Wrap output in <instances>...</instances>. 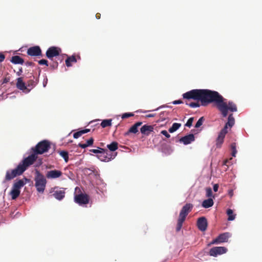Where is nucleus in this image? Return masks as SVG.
<instances>
[{
  "instance_id": "37998d69",
  "label": "nucleus",
  "mask_w": 262,
  "mask_h": 262,
  "mask_svg": "<svg viewBox=\"0 0 262 262\" xmlns=\"http://www.w3.org/2000/svg\"><path fill=\"white\" fill-rule=\"evenodd\" d=\"M5 58V56L3 53H0V62H3Z\"/></svg>"
},
{
  "instance_id": "4be33fe9",
  "label": "nucleus",
  "mask_w": 262,
  "mask_h": 262,
  "mask_svg": "<svg viewBox=\"0 0 262 262\" xmlns=\"http://www.w3.org/2000/svg\"><path fill=\"white\" fill-rule=\"evenodd\" d=\"M153 127L151 125H144L140 129L141 133L142 134L148 135L150 132L153 131Z\"/></svg>"
},
{
  "instance_id": "1a4fd4ad",
  "label": "nucleus",
  "mask_w": 262,
  "mask_h": 262,
  "mask_svg": "<svg viewBox=\"0 0 262 262\" xmlns=\"http://www.w3.org/2000/svg\"><path fill=\"white\" fill-rule=\"evenodd\" d=\"M227 249L224 247H214L210 249L209 255L210 256L216 257L218 255H221L226 253Z\"/></svg>"
},
{
  "instance_id": "2eb2a0df",
  "label": "nucleus",
  "mask_w": 262,
  "mask_h": 262,
  "mask_svg": "<svg viewBox=\"0 0 262 262\" xmlns=\"http://www.w3.org/2000/svg\"><path fill=\"white\" fill-rule=\"evenodd\" d=\"M62 173L60 170H53L48 171L46 177L48 179H56L60 177Z\"/></svg>"
},
{
  "instance_id": "5701e85b",
  "label": "nucleus",
  "mask_w": 262,
  "mask_h": 262,
  "mask_svg": "<svg viewBox=\"0 0 262 262\" xmlns=\"http://www.w3.org/2000/svg\"><path fill=\"white\" fill-rule=\"evenodd\" d=\"M10 61L14 64H23L24 62V59L17 55L12 56Z\"/></svg>"
},
{
  "instance_id": "3c124183",
  "label": "nucleus",
  "mask_w": 262,
  "mask_h": 262,
  "mask_svg": "<svg viewBox=\"0 0 262 262\" xmlns=\"http://www.w3.org/2000/svg\"><path fill=\"white\" fill-rule=\"evenodd\" d=\"M57 66H58V63L56 62H55V63H54L53 64V66H51V67L53 68V69H56L57 68Z\"/></svg>"
},
{
  "instance_id": "c03bdc74",
  "label": "nucleus",
  "mask_w": 262,
  "mask_h": 262,
  "mask_svg": "<svg viewBox=\"0 0 262 262\" xmlns=\"http://www.w3.org/2000/svg\"><path fill=\"white\" fill-rule=\"evenodd\" d=\"M228 162H229V160H228V159L225 160L223 161V166H226L227 167V168H226V170L228 168V165H227V163H228Z\"/></svg>"
},
{
  "instance_id": "f257e3e1",
  "label": "nucleus",
  "mask_w": 262,
  "mask_h": 262,
  "mask_svg": "<svg viewBox=\"0 0 262 262\" xmlns=\"http://www.w3.org/2000/svg\"><path fill=\"white\" fill-rule=\"evenodd\" d=\"M184 99L200 101L201 105L206 106L214 103L223 117L228 115V111L232 112L237 110L236 105L232 101L228 103L219 92L208 89H194L183 94Z\"/></svg>"
},
{
  "instance_id": "6e6d98bb",
  "label": "nucleus",
  "mask_w": 262,
  "mask_h": 262,
  "mask_svg": "<svg viewBox=\"0 0 262 262\" xmlns=\"http://www.w3.org/2000/svg\"><path fill=\"white\" fill-rule=\"evenodd\" d=\"M8 81H9L8 79H7V78H5L4 79L3 83H7V82H8Z\"/></svg>"
},
{
  "instance_id": "412c9836",
  "label": "nucleus",
  "mask_w": 262,
  "mask_h": 262,
  "mask_svg": "<svg viewBox=\"0 0 262 262\" xmlns=\"http://www.w3.org/2000/svg\"><path fill=\"white\" fill-rule=\"evenodd\" d=\"M34 78H35L33 76V79L29 80L26 83V86L27 88V91H26V92L28 93H29L38 83V80L36 79V80H34Z\"/></svg>"
},
{
  "instance_id": "a19ab883",
  "label": "nucleus",
  "mask_w": 262,
  "mask_h": 262,
  "mask_svg": "<svg viewBox=\"0 0 262 262\" xmlns=\"http://www.w3.org/2000/svg\"><path fill=\"white\" fill-rule=\"evenodd\" d=\"M38 63L40 65H46V66H48V61L46 59H41L38 61Z\"/></svg>"
},
{
  "instance_id": "58836bf2",
  "label": "nucleus",
  "mask_w": 262,
  "mask_h": 262,
  "mask_svg": "<svg viewBox=\"0 0 262 262\" xmlns=\"http://www.w3.org/2000/svg\"><path fill=\"white\" fill-rule=\"evenodd\" d=\"M193 121V117H191L188 120H187V122H186L185 125L187 127H190L191 125H192V122Z\"/></svg>"
},
{
  "instance_id": "72a5a7b5",
  "label": "nucleus",
  "mask_w": 262,
  "mask_h": 262,
  "mask_svg": "<svg viewBox=\"0 0 262 262\" xmlns=\"http://www.w3.org/2000/svg\"><path fill=\"white\" fill-rule=\"evenodd\" d=\"M187 105L189 106L191 108L199 107L200 106V104L199 102H191L190 103H186Z\"/></svg>"
},
{
  "instance_id": "0eeeda50",
  "label": "nucleus",
  "mask_w": 262,
  "mask_h": 262,
  "mask_svg": "<svg viewBox=\"0 0 262 262\" xmlns=\"http://www.w3.org/2000/svg\"><path fill=\"white\" fill-rule=\"evenodd\" d=\"M24 172V169H23L18 165L14 169L7 170L6 173L5 181H10L16 176L21 175Z\"/></svg>"
},
{
  "instance_id": "473e14b6",
  "label": "nucleus",
  "mask_w": 262,
  "mask_h": 262,
  "mask_svg": "<svg viewBox=\"0 0 262 262\" xmlns=\"http://www.w3.org/2000/svg\"><path fill=\"white\" fill-rule=\"evenodd\" d=\"M112 125V119L103 120L101 123V126L103 128H105Z\"/></svg>"
},
{
  "instance_id": "09e8293b",
  "label": "nucleus",
  "mask_w": 262,
  "mask_h": 262,
  "mask_svg": "<svg viewBox=\"0 0 262 262\" xmlns=\"http://www.w3.org/2000/svg\"><path fill=\"white\" fill-rule=\"evenodd\" d=\"M233 150L232 151V157H235L236 154L237 153V151L236 150V148H232Z\"/></svg>"
},
{
  "instance_id": "ddd939ff",
  "label": "nucleus",
  "mask_w": 262,
  "mask_h": 262,
  "mask_svg": "<svg viewBox=\"0 0 262 262\" xmlns=\"http://www.w3.org/2000/svg\"><path fill=\"white\" fill-rule=\"evenodd\" d=\"M27 54L31 56H39L41 55V50L39 46H34L28 49Z\"/></svg>"
},
{
  "instance_id": "5fc2aeb1",
  "label": "nucleus",
  "mask_w": 262,
  "mask_h": 262,
  "mask_svg": "<svg viewBox=\"0 0 262 262\" xmlns=\"http://www.w3.org/2000/svg\"><path fill=\"white\" fill-rule=\"evenodd\" d=\"M236 144L235 143H233L231 144L230 147H236Z\"/></svg>"
},
{
  "instance_id": "f704fd0d",
  "label": "nucleus",
  "mask_w": 262,
  "mask_h": 262,
  "mask_svg": "<svg viewBox=\"0 0 262 262\" xmlns=\"http://www.w3.org/2000/svg\"><path fill=\"white\" fill-rule=\"evenodd\" d=\"M168 115V113L166 111L160 113V117L162 119V120H166V118L167 117Z\"/></svg>"
},
{
  "instance_id": "9b49d317",
  "label": "nucleus",
  "mask_w": 262,
  "mask_h": 262,
  "mask_svg": "<svg viewBox=\"0 0 262 262\" xmlns=\"http://www.w3.org/2000/svg\"><path fill=\"white\" fill-rule=\"evenodd\" d=\"M198 229L201 231H205L208 227V222L206 218L204 216L199 217L196 223Z\"/></svg>"
},
{
  "instance_id": "4d7b16f0",
  "label": "nucleus",
  "mask_w": 262,
  "mask_h": 262,
  "mask_svg": "<svg viewBox=\"0 0 262 262\" xmlns=\"http://www.w3.org/2000/svg\"><path fill=\"white\" fill-rule=\"evenodd\" d=\"M154 116V114H149V115H147V117H152Z\"/></svg>"
},
{
  "instance_id": "20e7f679",
  "label": "nucleus",
  "mask_w": 262,
  "mask_h": 262,
  "mask_svg": "<svg viewBox=\"0 0 262 262\" xmlns=\"http://www.w3.org/2000/svg\"><path fill=\"white\" fill-rule=\"evenodd\" d=\"M193 207V205L190 203H187L182 207L180 212L179 219L177 222L176 227L177 232H178L181 230L183 223L185 221L186 216L188 213L191 211Z\"/></svg>"
},
{
  "instance_id": "de8ad7c7",
  "label": "nucleus",
  "mask_w": 262,
  "mask_h": 262,
  "mask_svg": "<svg viewBox=\"0 0 262 262\" xmlns=\"http://www.w3.org/2000/svg\"><path fill=\"white\" fill-rule=\"evenodd\" d=\"M213 190L215 191V192H216L217 190H218V188H219V185L217 184H214L213 185Z\"/></svg>"
},
{
  "instance_id": "a878e982",
  "label": "nucleus",
  "mask_w": 262,
  "mask_h": 262,
  "mask_svg": "<svg viewBox=\"0 0 262 262\" xmlns=\"http://www.w3.org/2000/svg\"><path fill=\"white\" fill-rule=\"evenodd\" d=\"M20 193V190H17L12 187V190L10 192L12 200H15L18 197Z\"/></svg>"
},
{
  "instance_id": "cd10ccee",
  "label": "nucleus",
  "mask_w": 262,
  "mask_h": 262,
  "mask_svg": "<svg viewBox=\"0 0 262 262\" xmlns=\"http://www.w3.org/2000/svg\"><path fill=\"white\" fill-rule=\"evenodd\" d=\"M77 59L74 55L68 57L66 60V64L67 67H69L72 66V62H76Z\"/></svg>"
},
{
  "instance_id": "393cba45",
  "label": "nucleus",
  "mask_w": 262,
  "mask_h": 262,
  "mask_svg": "<svg viewBox=\"0 0 262 262\" xmlns=\"http://www.w3.org/2000/svg\"><path fill=\"white\" fill-rule=\"evenodd\" d=\"M214 202L213 199L211 198H209L207 200H205L202 204V206L205 208H209L213 205Z\"/></svg>"
},
{
  "instance_id": "bf43d9fd",
  "label": "nucleus",
  "mask_w": 262,
  "mask_h": 262,
  "mask_svg": "<svg viewBox=\"0 0 262 262\" xmlns=\"http://www.w3.org/2000/svg\"><path fill=\"white\" fill-rule=\"evenodd\" d=\"M78 57L79 59H80V57L79 56H78Z\"/></svg>"
},
{
  "instance_id": "8fccbe9b",
  "label": "nucleus",
  "mask_w": 262,
  "mask_h": 262,
  "mask_svg": "<svg viewBox=\"0 0 262 262\" xmlns=\"http://www.w3.org/2000/svg\"><path fill=\"white\" fill-rule=\"evenodd\" d=\"M22 73H23V69H22V68H20L19 69V70L17 72L16 74L18 76H20L21 74Z\"/></svg>"
},
{
  "instance_id": "603ef678",
  "label": "nucleus",
  "mask_w": 262,
  "mask_h": 262,
  "mask_svg": "<svg viewBox=\"0 0 262 262\" xmlns=\"http://www.w3.org/2000/svg\"><path fill=\"white\" fill-rule=\"evenodd\" d=\"M229 194L230 196V197H232L233 195V192L232 190H230L229 191Z\"/></svg>"
},
{
  "instance_id": "a18cd8bd",
  "label": "nucleus",
  "mask_w": 262,
  "mask_h": 262,
  "mask_svg": "<svg viewBox=\"0 0 262 262\" xmlns=\"http://www.w3.org/2000/svg\"><path fill=\"white\" fill-rule=\"evenodd\" d=\"M183 102L182 100H175L174 101H173L172 103L173 104H181Z\"/></svg>"
},
{
  "instance_id": "79ce46f5",
  "label": "nucleus",
  "mask_w": 262,
  "mask_h": 262,
  "mask_svg": "<svg viewBox=\"0 0 262 262\" xmlns=\"http://www.w3.org/2000/svg\"><path fill=\"white\" fill-rule=\"evenodd\" d=\"M161 134L165 136L166 138H168L170 137V135L166 130H163L161 132Z\"/></svg>"
},
{
  "instance_id": "c756f323",
  "label": "nucleus",
  "mask_w": 262,
  "mask_h": 262,
  "mask_svg": "<svg viewBox=\"0 0 262 262\" xmlns=\"http://www.w3.org/2000/svg\"><path fill=\"white\" fill-rule=\"evenodd\" d=\"M58 152L64 159L65 162H68L69 160L68 152L65 150H59Z\"/></svg>"
},
{
  "instance_id": "7c9ffc66",
  "label": "nucleus",
  "mask_w": 262,
  "mask_h": 262,
  "mask_svg": "<svg viewBox=\"0 0 262 262\" xmlns=\"http://www.w3.org/2000/svg\"><path fill=\"white\" fill-rule=\"evenodd\" d=\"M181 126V124L180 123H174L172 126L169 128L168 131L170 133H173L178 129Z\"/></svg>"
},
{
  "instance_id": "7ed1b4c3",
  "label": "nucleus",
  "mask_w": 262,
  "mask_h": 262,
  "mask_svg": "<svg viewBox=\"0 0 262 262\" xmlns=\"http://www.w3.org/2000/svg\"><path fill=\"white\" fill-rule=\"evenodd\" d=\"M34 149L35 154H31L28 157L25 158L18 165L20 166L23 169H24V171L26 170L27 168L30 165L33 164L36 161L37 157L36 154H42L48 151L49 148H32Z\"/></svg>"
},
{
  "instance_id": "4c0bfd02",
  "label": "nucleus",
  "mask_w": 262,
  "mask_h": 262,
  "mask_svg": "<svg viewBox=\"0 0 262 262\" xmlns=\"http://www.w3.org/2000/svg\"><path fill=\"white\" fill-rule=\"evenodd\" d=\"M134 114L133 113H124L122 115V119H126V118H128L130 117H132V116H134Z\"/></svg>"
},
{
  "instance_id": "b1692460",
  "label": "nucleus",
  "mask_w": 262,
  "mask_h": 262,
  "mask_svg": "<svg viewBox=\"0 0 262 262\" xmlns=\"http://www.w3.org/2000/svg\"><path fill=\"white\" fill-rule=\"evenodd\" d=\"M142 123L141 122H138L133 125L128 130L127 134L134 133L136 134L138 132V127L141 125Z\"/></svg>"
},
{
  "instance_id": "aec40b11",
  "label": "nucleus",
  "mask_w": 262,
  "mask_h": 262,
  "mask_svg": "<svg viewBox=\"0 0 262 262\" xmlns=\"http://www.w3.org/2000/svg\"><path fill=\"white\" fill-rule=\"evenodd\" d=\"M105 145L106 147H118V143L116 141H113L110 144H106V143L100 141L96 143V147H103Z\"/></svg>"
},
{
  "instance_id": "39448f33",
  "label": "nucleus",
  "mask_w": 262,
  "mask_h": 262,
  "mask_svg": "<svg viewBox=\"0 0 262 262\" xmlns=\"http://www.w3.org/2000/svg\"><path fill=\"white\" fill-rule=\"evenodd\" d=\"M234 118L233 114H231L228 116L227 122L219 134L218 137L216 139V145L217 146L221 145L223 143L225 135L228 133V126H229L231 128L234 125Z\"/></svg>"
},
{
  "instance_id": "f8f14e48",
  "label": "nucleus",
  "mask_w": 262,
  "mask_h": 262,
  "mask_svg": "<svg viewBox=\"0 0 262 262\" xmlns=\"http://www.w3.org/2000/svg\"><path fill=\"white\" fill-rule=\"evenodd\" d=\"M230 236V233L228 232L221 234L212 241L211 244H215L227 242Z\"/></svg>"
},
{
  "instance_id": "ea45409f",
  "label": "nucleus",
  "mask_w": 262,
  "mask_h": 262,
  "mask_svg": "<svg viewBox=\"0 0 262 262\" xmlns=\"http://www.w3.org/2000/svg\"><path fill=\"white\" fill-rule=\"evenodd\" d=\"M71 133H72V132H71V133H70V134H69V135L66 137V138L64 139V140H65L64 142H66L67 144H64V145H63L64 146L69 145V143L72 142V140H71L70 139H68L69 137H70Z\"/></svg>"
},
{
  "instance_id": "4468645a",
  "label": "nucleus",
  "mask_w": 262,
  "mask_h": 262,
  "mask_svg": "<svg viewBox=\"0 0 262 262\" xmlns=\"http://www.w3.org/2000/svg\"><path fill=\"white\" fill-rule=\"evenodd\" d=\"M16 81V88L24 93L27 94L28 93L26 92V91H27L26 83L23 81V78L22 77L17 78Z\"/></svg>"
},
{
  "instance_id": "2f4dec72",
  "label": "nucleus",
  "mask_w": 262,
  "mask_h": 262,
  "mask_svg": "<svg viewBox=\"0 0 262 262\" xmlns=\"http://www.w3.org/2000/svg\"><path fill=\"white\" fill-rule=\"evenodd\" d=\"M227 214L228 215V220L233 221L235 219V214H233V210L231 209H228L227 210Z\"/></svg>"
},
{
  "instance_id": "bb28decb",
  "label": "nucleus",
  "mask_w": 262,
  "mask_h": 262,
  "mask_svg": "<svg viewBox=\"0 0 262 262\" xmlns=\"http://www.w3.org/2000/svg\"><path fill=\"white\" fill-rule=\"evenodd\" d=\"M90 132V129H84L79 130L73 134V137L75 139H77L81 137L82 135L88 133Z\"/></svg>"
},
{
  "instance_id": "f03ea898",
  "label": "nucleus",
  "mask_w": 262,
  "mask_h": 262,
  "mask_svg": "<svg viewBox=\"0 0 262 262\" xmlns=\"http://www.w3.org/2000/svg\"><path fill=\"white\" fill-rule=\"evenodd\" d=\"M118 148H98L90 150L96 155V157L102 161L108 162L115 158L117 155L116 150Z\"/></svg>"
},
{
  "instance_id": "6ab92c4d",
  "label": "nucleus",
  "mask_w": 262,
  "mask_h": 262,
  "mask_svg": "<svg viewBox=\"0 0 262 262\" xmlns=\"http://www.w3.org/2000/svg\"><path fill=\"white\" fill-rule=\"evenodd\" d=\"M55 147V145L47 140H43L38 142L34 147Z\"/></svg>"
},
{
  "instance_id": "49530a36",
  "label": "nucleus",
  "mask_w": 262,
  "mask_h": 262,
  "mask_svg": "<svg viewBox=\"0 0 262 262\" xmlns=\"http://www.w3.org/2000/svg\"><path fill=\"white\" fill-rule=\"evenodd\" d=\"M25 64L27 66H34V63L31 61H27Z\"/></svg>"
},
{
  "instance_id": "a211bd4d",
  "label": "nucleus",
  "mask_w": 262,
  "mask_h": 262,
  "mask_svg": "<svg viewBox=\"0 0 262 262\" xmlns=\"http://www.w3.org/2000/svg\"><path fill=\"white\" fill-rule=\"evenodd\" d=\"M65 191L61 189H57L53 191L52 195L57 200L60 201L62 200L65 196Z\"/></svg>"
},
{
  "instance_id": "423d86ee",
  "label": "nucleus",
  "mask_w": 262,
  "mask_h": 262,
  "mask_svg": "<svg viewBox=\"0 0 262 262\" xmlns=\"http://www.w3.org/2000/svg\"><path fill=\"white\" fill-rule=\"evenodd\" d=\"M35 174L34 181L36 189L38 192L43 193L46 188L47 180L44 176L38 170H36Z\"/></svg>"
},
{
  "instance_id": "864d4df0",
  "label": "nucleus",
  "mask_w": 262,
  "mask_h": 262,
  "mask_svg": "<svg viewBox=\"0 0 262 262\" xmlns=\"http://www.w3.org/2000/svg\"><path fill=\"white\" fill-rule=\"evenodd\" d=\"M100 16H101V14L99 13H97L96 14V18L97 19H100Z\"/></svg>"
},
{
  "instance_id": "6e6552de",
  "label": "nucleus",
  "mask_w": 262,
  "mask_h": 262,
  "mask_svg": "<svg viewBox=\"0 0 262 262\" xmlns=\"http://www.w3.org/2000/svg\"><path fill=\"white\" fill-rule=\"evenodd\" d=\"M61 52V49L56 47H50L46 53V56L50 59L58 56Z\"/></svg>"
},
{
  "instance_id": "9d476101",
  "label": "nucleus",
  "mask_w": 262,
  "mask_h": 262,
  "mask_svg": "<svg viewBox=\"0 0 262 262\" xmlns=\"http://www.w3.org/2000/svg\"><path fill=\"white\" fill-rule=\"evenodd\" d=\"M74 200L76 203L80 205L87 204L89 202V196L83 193L76 195Z\"/></svg>"
},
{
  "instance_id": "c85d7f7f",
  "label": "nucleus",
  "mask_w": 262,
  "mask_h": 262,
  "mask_svg": "<svg viewBox=\"0 0 262 262\" xmlns=\"http://www.w3.org/2000/svg\"><path fill=\"white\" fill-rule=\"evenodd\" d=\"M25 185V183L23 180H19L13 184L12 187L17 190H20Z\"/></svg>"
},
{
  "instance_id": "f3484780",
  "label": "nucleus",
  "mask_w": 262,
  "mask_h": 262,
  "mask_svg": "<svg viewBox=\"0 0 262 262\" xmlns=\"http://www.w3.org/2000/svg\"><path fill=\"white\" fill-rule=\"evenodd\" d=\"M194 139L193 134H190L181 138L180 139V142L183 143L185 145H187L194 141Z\"/></svg>"
},
{
  "instance_id": "e433bc0d",
  "label": "nucleus",
  "mask_w": 262,
  "mask_h": 262,
  "mask_svg": "<svg viewBox=\"0 0 262 262\" xmlns=\"http://www.w3.org/2000/svg\"><path fill=\"white\" fill-rule=\"evenodd\" d=\"M206 195L207 197H210L212 195V189L210 187H207L206 188Z\"/></svg>"
},
{
  "instance_id": "13d9d810",
  "label": "nucleus",
  "mask_w": 262,
  "mask_h": 262,
  "mask_svg": "<svg viewBox=\"0 0 262 262\" xmlns=\"http://www.w3.org/2000/svg\"><path fill=\"white\" fill-rule=\"evenodd\" d=\"M120 147H123V148H125V147H125V146H120Z\"/></svg>"
},
{
  "instance_id": "c9c22d12",
  "label": "nucleus",
  "mask_w": 262,
  "mask_h": 262,
  "mask_svg": "<svg viewBox=\"0 0 262 262\" xmlns=\"http://www.w3.org/2000/svg\"><path fill=\"white\" fill-rule=\"evenodd\" d=\"M203 121H204V117H201L198 120L196 123L195 124V127L199 128V127H200L202 125Z\"/></svg>"
},
{
  "instance_id": "dca6fc26",
  "label": "nucleus",
  "mask_w": 262,
  "mask_h": 262,
  "mask_svg": "<svg viewBox=\"0 0 262 262\" xmlns=\"http://www.w3.org/2000/svg\"><path fill=\"white\" fill-rule=\"evenodd\" d=\"M94 142V139L92 137L89 139H84L78 143L79 147H88L92 146Z\"/></svg>"
}]
</instances>
